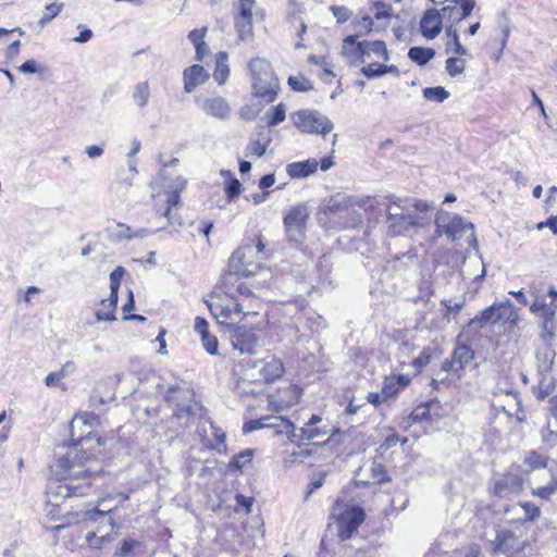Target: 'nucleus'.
Returning <instances> with one entry per match:
<instances>
[{
	"instance_id": "nucleus-1",
	"label": "nucleus",
	"mask_w": 557,
	"mask_h": 557,
	"mask_svg": "<svg viewBox=\"0 0 557 557\" xmlns=\"http://www.w3.org/2000/svg\"><path fill=\"white\" fill-rule=\"evenodd\" d=\"M95 417L78 414L70 423L71 447L64 456H61L55 463V473L64 484L58 486V495L64 497L85 496L91 487V479L97 475L101 468L91 453L96 446L101 445V437L92 434Z\"/></svg>"
},
{
	"instance_id": "nucleus-2",
	"label": "nucleus",
	"mask_w": 557,
	"mask_h": 557,
	"mask_svg": "<svg viewBox=\"0 0 557 557\" xmlns=\"http://www.w3.org/2000/svg\"><path fill=\"white\" fill-rule=\"evenodd\" d=\"M385 226L389 236H413L432 226V208L413 197H384Z\"/></svg>"
},
{
	"instance_id": "nucleus-3",
	"label": "nucleus",
	"mask_w": 557,
	"mask_h": 557,
	"mask_svg": "<svg viewBox=\"0 0 557 557\" xmlns=\"http://www.w3.org/2000/svg\"><path fill=\"white\" fill-rule=\"evenodd\" d=\"M497 512L490 506L479 507L475 511L474 524L481 523V537L485 540L494 553L508 556H524L530 548L529 525L512 523L509 529L499 530L496 525Z\"/></svg>"
},
{
	"instance_id": "nucleus-4",
	"label": "nucleus",
	"mask_w": 557,
	"mask_h": 557,
	"mask_svg": "<svg viewBox=\"0 0 557 557\" xmlns=\"http://www.w3.org/2000/svg\"><path fill=\"white\" fill-rule=\"evenodd\" d=\"M165 400L173 409V417L183 429L189 428L191 421L197 416V411L202 409L195 399L194 391L187 387H169Z\"/></svg>"
},
{
	"instance_id": "nucleus-5",
	"label": "nucleus",
	"mask_w": 557,
	"mask_h": 557,
	"mask_svg": "<svg viewBox=\"0 0 557 557\" xmlns=\"http://www.w3.org/2000/svg\"><path fill=\"white\" fill-rule=\"evenodd\" d=\"M520 320L518 310L515 308L511 300L494 302L490 307L480 311L473 319L470 320L469 325H479L484 327L487 324H496L500 321L504 322L506 327L513 329L518 325Z\"/></svg>"
},
{
	"instance_id": "nucleus-6",
	"label": "nucleus",
	"mask_w": 557,
	"mask_h": 557,
	"mask_svg": "<svg viewBox=\"0 0 557 557\" xmlns=\"http://www.w3.org/2000/svg\"><path fill=\"white\" fill-rule=\"evenodd\" d=\"M473 230V224L465 221L460 215L441 213L435 220V231L431 244H435L436 239L442 235H446L453 242L458 240L470 231V246L478 249V240Z\"/></svg>"
},
{
	"instance_id": "nucleus-7",
	"label": "nucleus",
	"mask_w": 557,
	"mask_h": 557,
	"mask_svg": "<svg viewBox=\"0 0 557 557\" xmlns=\"http://www.w3.org/2000/svg\"><path fill=\"white\" fill-rule=\"evenodd\" d=\"M539 341L540 345L536 348L535 355L537 372L540 375L537 397L540 399H544L550 394L554 387L553 376H550L549 373L554 364L556 351L553 348V341Z\"/></svg>"
},
{
	"instance_id": "nucleus-8",
	"label": "nucleus",
	"mask_w": 557,
	"mask_h": 557,
	"mask_svg": "<svg viewBox=\"0 0 557 557\" xmlns=\"http://www.w3.org/2000/svg\"><path fill=\"white\" fill-rule=\"evenodd\" d=\"M295 127L301 133L325 136L334 128L333 122L318 110H299L290 114Z\"/></svg>"
},
{
	"instance_id": "nucleus-9",
	"label": "nucleus",
	"mask_w": 557,
	"mask_h": 557,
	"mask_svg": "<svg viewBox=\"0 0 557 557\" xmlns=\"http://www.w3.org/2000/svg\"><path fill=\"white\" fill-rule=\"evenodd\" d=\"M530 311L537 318V325L541 331L539 339L554 341L557 331V302L550 301L548 304L545 297L537 296L531 305Z\"/></svg>"
},
{
	"instance_id": "nucleus-10",
	"label": "nucleus",
	"mask_w": 557,
	"mask_h": 557,
	"mask_svg": "<svg viewBox=\"0 0 557 557\" xmlns=\"http://www.w3.org/2000/svg\"><path fill=\"white\" fill-rule=\"evenodd\" d=\"M362 207L363 202L355 197H332L326 206V212L333 218L343 220L342 225L345 228H352L362 221L361 214L355 210V207Z\"/></svg>"
},
{
	"instance_id": "nucleus-11",
	"label": "nucleus",
	"mask_w": 557,
	"mask_h": 557,
	"mask_svg": "<svg viewBox=\"0 0 557 557\" xmlns=\"http://www.w3.org/2000/svg\"><path fill=\"white\" fill-rule=\"evenodd\" d=\"M309 218L308 207L299 203L290 208L284 216L283 223L289 242L300 244L306 235V225Z\"/></svg>"
},
{
	"instance_id": "nucleus-12",
	"label": "nucleus",
	"mask_w": 557,
	"mask_h": 557,
	"mask_svg": "<svg viewBox=\"0 0 557 557\" xmlns=\"http://www.w3.org/2000/svg\"><path fill=\"white\" fill-rule=\"evenodd\" d=\"M364 510L359 506L346 505L336 516L337 536L341 542L349 540L364 521Z\"/></svg>"
},
{
	"instance_id": "nucleus-13",
	"label": "nucleus",
	"mask_w": 557,
	"mask_h": 557,
	"mask_svg": "<svg viewBox=\"0 0 557 557\" xmlns=\"http://www.w3.org/2000/svg\"><path fill=\"white\" fill-rule=\"evenodd\" d=\"M197 434L203 445L209 449L215 450L219 454L226 453L225 432L211 420H205L199 424L197 426Z\"/></svg>"
},
{
	"instance_id": "nucleus-14",
	"label": "nucleus",
	"mask_w": 557,
	"mask_h": 557,
	"mask_svg": "<svg viewBox=\"0 0 557 557\" xmlns=\"http://www.w3.org/2000/svg\"><path fill=\"white\" fill-rule=\"evenodd\" d=\"M231 334V343L240 354L252 355L258 346L257 335L244 325L226 323Z\"/></svg>"
},
{
	"instance_id": "nucleus-15",
	"label": "nucleus",
	"mask_w": 557,
	"mask_h": 557,
	"mask_svg": "<svg viewBox=\"0 0 557 557\" xmlns=\"http://www.w3.org/2000/svg\"><path fill=\"white\" fill-rule=\"evenodd\" d=\"M195 102L205 114L214 119L227 120L231 116V107L227 100L221 96H197Z\"/></svg>"
},
{
	"instance_id": "nucleus-16",
	"label": "nucleus",
	"mask_w": 557,
	"mask_h": 557,
	"mask_svg": "<svg viewBox=\"0 0 557 557\" xmlns=\"http://www.w3.org/2000/svg\"><path fill=\"white\" fill-rule=\"evenodd\" d=\"M255 253L253 246L238 248L230 258V271L238 276H249L255 272L256 265L250 261Z\"/></svg>"
},
{
	"instance_id": "nucleus-17",
	"label": "nucleus",
	"mask_w": 557,
	"mask_h": 557,
	"mask_svg": "<svg viewBox=\"0 0 557 557\" xmlns=\"http://www.w3.org/2000/svg\"><path fill=\"white\" fill-rule=\"evenodd\" d=\"M111 510V508L99 509L96 507L90 510L82 511L79 522L84 521L88 523H95L96 530H94V532H109V534H112L113 530L117 528V525L113 518L110 516Z\"/></svg>"
},
{
	"instance_id": "nucleus-18",
	"label": "nucleus",
	"mask_w": 557,
	"mask_h": 557,
	"mask_svg": "<svg viewBox=\"0 0 557 557\" xmlns=\"http://www.w3.org/2000/svg\"><path fill=\"white\" fill-rule=\"evenodd\" d=\"M523 487V479L517 473H506L494 481L493 493L500 498L518 495Z\"/></svg>"
},
{
	"instance_id": "nucleus-19",
	"label": "nucleus",
	"mask_w": 557,
	"mask_h": 557,
	"mask_svg": "<svg viewBox=\"0 0 557 557\" xmlns=\"http://www.w3.org/2000/svg\"><path fill=\"white\" fill-rule=\"evenodd\" d=\"M449 4L443 7L441 14L443 20H448L454 24L467 18L475 8V0H448Z\"/></svg>"
},
{
	"instance_id": "nucleus-20",
	"label": "nucleus",
	"mask_w": 557,
	"mask_h": 557,
	"mask_svg": "<svg viewBox=\"0 0 557 557\" xmlns=\"http://www.w3.org/2000/svg\"><path fill=\"white\" fill-rule=\"evenodd\" d=\"M46 516L52 520L58 521L59 523L48 527L45 525V529L50 532H59L62 529L71 525L73 523H78L81 518V512L66 511L62 512L59 504L52 505L50 508L46 509Z\"/></svg>"
},
{
	"instance_id": "nucleus-21",
	"label": "nucleus",
	"mask_w": 557,
	"mask_h": 557,
	"mask_svg": "<svg viewBox=\"0 0 557 557\" xmlns=\"http://www.w3.org/2000/svg\"><path fill=\"white\" fill-rule=\"evenodd\" d=\"M442 20L443 16L440 10H426L420 21V29L422 36L426 39H434L437 37L443 28Z\"/></svg>"
},
{
	"instance_id": "nucleus-22",
	"label": "nucleus",
	"mask_w": 557,
	"mask_h": 557,
	"mask_svg": "<svg viewBox=\"0 0 557 557\" xmlns=\"http://www.w3.org/2000/svg\"><path fill=\"white\" fill-rule=\"evenodd\" d=\"M184 90L190 94L199 85H202L208 78L209 74L202 65L194 64L185 69L184 73Z\"/></svg>"
},
{
	"instance_id": "nucleus-23",
	"label": "nucleus",
	"mask_w": 557,
	"mask_h": 557,
	"mask_svg": "<svg viewBox=\"0 0 557 557\" xmlns=\"http://www.w3.org/2000/svg\"><path fill=\"white\" fill-rule=\"evenodd\" d=\"M252 88L255 90V95L265 102H272L275 100L277 96V91L280 89V83L277 77H273V81L270 79H256L252 81Z\"/></svg>"
},
{
	"instance_id": "nucleus-24",
	"label": "nucleus",
	"mask_w": 557,
	"mask_h": 557,
	"mask_svg": "<svg viewBox=\"0 0 557 557\" xmlns=\"http://www.w3.org/2000/svg\"><path fill=\"white\" fill-rule=\"evenodd\" d=\"M265 429H273L277 434H286L292 443L295 442L297 428L292 421L281 416H269L264 423Z\"/></svg>"
},
{
	"instance_id": "nucleus-25",
	"label": "nucleus",
	"mask_w": 557,
	"mask_h": 557,
	"mask_svg": "<svg viewBox=\"0 0 557 557\" xmlns=\"http://www.w3.org/2000/svg\"><path fill=\"white\" fill-rule=\"evenodd\" d=\"M319 161L314 158L287 164L286 172L293 178H304L317 172Z\"/></svg>"
},
{
	"instance_id": "nucleus-26",
	"label": "nucleus",
	"mask_w": 557,
	"mask_h": 557,
	"mask_svg": "<svg viewBox=\"0 0 557 557\" xmlns=\"http://www.w3.org/2000/svg\"><path fill=\"white\" fill-rule=\"evenodd\" d=\"M248 69L251 73L252 81L263 78L265 81H273V77H276L270 62L262 58H252L248 64Z\"/></svg>"
},
{
	"instance_id": "nucleus-27",
	"label": "nucleus",
	"mask_w": 557,
	"mask_h": 557,
	"mask_svg": "<svg viewBox=\"0 0 557 557\" xmlns=\"http://www.w3.org/2000/svg\"><path fill=\"white\" fill-rule=\"evenodd\" d=\"M259 372L265 382H272L283 375L284 366L280 359L271 357L262 362Z\"/></svg>"
},
{
	"instance_id": "nucleus-28",
	"label": "nucleus",
	"mask_w": 557,
	"mask_h": 557,
	"mask_svg": "<svg viewBox=\"0 0 557 557\" xmlns=\"http://www.w3.org/2000/svg\"><path fill=\"white\" fill-rule=\"evenodd\" d=\"M326 426H302L297 429L295 442L298 446L305 441L320 440L330 433Z\"/></svg>"
},
{
	"instance_id": "nucleus-29",
	"label": "nucleus",
	"mask_w": 557,
	"mask_h": 557,
	"mask_svg": "<svg viewBox=\"0 0 557 557\" xmlns=\"http://www.w3.org/2000/svg\"><path fill=\"white\" fill-rule=\"evenodd\" d=\"M519 509L523 510L524 517L519 518V521H517L516 523H524L528 525V522L535 520L541 515L540 507L530 502H524L512 507L506 506L504 512L508 513L509 511H516Z\"/></svg>"
},
{
	"instance_id": "nucleus-30",
	"label": "nucleus",
	"mask_w": 557,
	"mask_h": 557,
	"mask_svg": "<svg viewBox=\"0 0 557 557\" xmlns=\"http://www.w3.org/2000/svg\"><path fill=\"white\" fill-rule=\"evenodd\" d=\"M150 86L147 81L139 82L134 85L132 91V99L139 111H144L148 106L150 99Z\"/></svg>"
},
{
	"instance_id": "nucleus-31",
	"label": "nucleus",
	"mask_w": 557,
	"mask_h": 557,
	"mask_svg": "<svg viewBox=\"0 0 557 557\" xmlns=\"http://www.w3.org/2000/svg\"><path fill=\"white\" fill-rule=\"evenodd\" d=\"M550 473L549 482L544 486L532 488L531 494L544 500H548L557 492V466L548 468Z\"/></svg>"
},
{
	"instance_id": "nucleus-32",
	"label": "nucleus",
	"mask_w": 557,
	"mask_h": 557,
	"mask_svg": "<svg viewBox=\"0 0 557 557\" xmlns=\"http://www.w3.org/2000/svg\"><path fill=\"white\" fill-rule=\"evenodd\" d=\"M358 35H349L343 40V54L347 57H356L360 62H363V50L362 41H357Z\"/></svg>"
},
{
	"instance_id": "nucleus-33",
	"label": "nucleus",
	"mask_w": 557,
	"mask_h": 557,
	"mask_svg": "<svg viewBox=\"0 0 557 557\" xmlns=\"http://www.w3.org/2000/svg\"><path fill=\"white\" fill-rule=\"evenodd\" d=\"M361 73L369 79L383 76L387 73L395 74L396 76H399V70L396 65H385L377 62L370 63L367 66H363L361 69Z\"/></svg>"
},
{
	"instance_id": "nucleus-34",
	"label": "nucleus",
	"mask_w": 557,
	"mask_h": 557,
	"mask_svg": "<svg viewBox=\"0 0 557 557\" xmlns=\"http://www.w3.org/2000/svg\"><path fill=\"white\" fill-rule=\"evenodd\" d=\"M228 75L230 67L227 64V53L221 51L216 54L213 77L219 83V85H223L227 81Z\"/></svg>"
},
{
	"instance_id": "nucleus-35",
	"label": "nucleus",
	"mask_w": 557,
	"mask_h": 557,
	"mask_svg": "<svg viewBox=\"0 0 557 557\" xmlns=\"http://www.w3.org/2000/svg\"><path fill=\"white\" fill-rule=\"evenodd\" d=\"M435 55V50L424 47H412L408 51V58L420 66L429 63Z\"/></svg>"
},
{
	"instance_id": "nucleus-36",
	"label": "nucleus",
	"mask_w": 557,
	"mask_h": 557,
	"mask_svg": "<svg viewBox=\"0 0 557 557\" xmlns=\"http://www.w3.org/2000/svg\"><path fill=\"white\" fill-rule=\"evenodd\" d=\"M143 544L134 539H125L114 553L113 557H135L140 553Z\"/></svg>"
},
{
	"instance_id": "nucleus-37",
	"label": "nucleus",
	"mask_w": 557,
	"mask_h": 557,
	"mask_svg": "<svg viewBox=\"0 0 557 557\" xmlns=\"http://www.w3.org/2000/svg\"><path fill=\"white\" fill-rule=\"evenodd\" d=\"M418 258L416 252L407 251L400 256H396L392 261L393 269L397 271H405L417 267Z\"/></svg>"
},
{
	"instance_id": "nucleus-38",
	"label": "nucleus",
	"mask_w": 557,
	"mask_h": 557,
	"mask_svg": "<svg viewBox=\"0 0 557 557\" xmlns=\"http://www.w3.org/2000/svg\"><path fill=\"white\" fill-rule=\"evenodd\" d=\"M457 369H463L474 357L473 350L467 345L457 346L451 355Z\"/></svg>"
},
{
	"instance_id": "nucleus-39",
	"label": "nucleus",
	"mask_w": 557,
	"mask_h": 557,
	"mask_svg": "<svg viewBox=\"0 0 557 557\" xmlns=\"http://www.w3.org/2000/svg\"><path fill=\"white\" fill-rule=\"evenodd\" d=\"M446 36L449 37V41L446 44V50H453L454 53L459 55H466L467 49L460 44L459 35L457 28L454 25H450L446 28Z\"/></svg>"
},
{
	"instance_id": "nucleus-40",
	"label": "nucleus",
	"mask_w": 557,
	"mask_h": 557,
	"mask_svg": "<svg viewBox=\"0 0 557 557\" xmlns=\"http://www.w3.org/2000/svg\"><path fill=\"white\" fill-rule=\"evenodd\" d=\"M548 458L535 450L530 451L524 460L523 465L528 467L529 471L548 468Z\"/></svg>"
},
{
	"instance_id": "nucleus-41",
	"label": "nucleus",
	"mask_w": 557,
	"mask_h": 557,
	"mask_svg": "<svg viewBox=\"0 0 557 557\" xmlns=\"http://www.w3.org/2000/svg\"><path fill=\"white\" fill-rule=\"evenodd\" d=\"M362 45L366 54L374 53L377 57H382L384 61L389 60L387 47L383 40L362 41Z\"/></svg>"
},
{
	"instance_id": "nucleus-42",
	"label": "nucleus",
	"mask_w": 557,
	"mask_h": 557,
	"mask_svg": "<svg viewBox=\"0 0 557 557\" xmlns=\"http://www.w3.org/2000/svg\"><path fill=\"white\" fill-rule=\"evenodd\" d=\"M113 541L112 534L109 532L98 533L90 531L86 534V542L91 548L100 549L106 544Z\"/></svg>"
},
{
	"instance_id": "nucleus-43",
	"label": "nucleus",
	"mask_w": 557,
	"mask_h": 557,
	"mask_svg": "<svg viewBox=\"0 0 557 557\" xmlns=\"http://www.w3.org/2000/svg\"><path fill=\"white\" fill-rule=\"evenodd\" d=\"M253 457V450L252 449H245L240 451L239 454L235 455L230 463H228V470L230 471H240L246 463H249L252 460Z\"/></svg>"
},
{
	"instance_id": "nucleus-44",
	"label": "nucleus",
	"mask_w": 557,
	"mask_h": 557,
	"mask_svg": "<svg viewBox=\"0 0 557 557\" xmlns=\"http://www.w3.org/2000/svg\"><path fill=\"white\" fill-rule=\"evenodd\" d=\"M109 237L113 242L129 240L134 238L132 228L124 224L117 223L112 230H109Z\"/></svg>"
},
{
	"instance_id": "nucleus-45",
	"label": "nucleus",
	"mask_w": 557,
	"mask_h": 557,
	"mask_svg": "<svg viewBox=\"0 0 557 557\" xmlns=\"http://www.w3.org/2000/svg\"><path fill=\"white\" fill-rule=\"evenodd\" d=\"M423 97L426 100L434 101L437 103L444 102L448 97L449 92L441 86L437 87H426L423 89Z\"/></svg>"
},
{
	"instance_id": "nucleus-46",
	"label": "nucleus",
	"mask_w": 557,
	"mask_h": 557,
	"mask_svg": "<svg viewBox=\"0 0 557 557\" xmlns=\"http://www.w3.org/2000/svg\"><path fill=\"white\" fill-rule=\"evenodd\" d=\"M244 313L243 305L234 300L230 305L221 307L220 315L224 319L221 323H225L226 320H233L234 315H239Z\"/></svg>"
},
{
	"instance_id": "nucleus-47",
	"label": "nucleus",
	"mask_w": 557,
	"mask_h": 557,
	"mask_svg": "<svg viewBox=\"0 0 557 557\" xmlns=\"http://www.w3.org/2000/svg\"><path fill=\"white\" fill-rule=\"evenodd\" d=\"M235 27L238 32L240 40H246L251 36L252 30V18H245L240 16L235 17Z\"/></svg>"
},
{
	"instance_id": "nucleus-48",
	"label": "nucleus",
	"mask_w": 557,
	"mask_h": 557,
	"mask_svg": "<svg viewBox=\"0 0 557 557\" xmlns=\"http://www.w3.org/2000/svg\"><path fill=\"white\" fill-rule=\"evenodd\" d=\"M271 111V114H267L269 126H276L285 120L286 107L284 103H278Z\"/></svg>"
},
{
	"instance_id": "nucleus-49",
	"label": "nucleus",
	"mask_w": 557,
	"mask_h": 557,
	"mask_svg": "<svg viewBox=\"0 0 557 557\" xmlns=\"http://www.w3.org/2000/svg\"><path fill=\"white\" fill-rule=\"evenodd\" d=\"M288 85L295 91H308L313 88L311 82L302 75L289 76Z\"/></svg>"
},
{
	"instance_id": "nucleus-50",
	"label": "nucleus",
	"mask_w": 557,
	"mask_h": 557,
	"mask_svg": "<svg viewBox=\"0 0 557 557\" xmlns=\"http://www.w3.org/2000/svg\"><path fill=\"white\" fill-rule=\"evenodd\" d=\"M445 67L450 77H456L457 75L463 73L466 67V61L450 57L446 60Z\"/></svg>"
},
{
	"instance_id": "nucleus-51",
	"label": "nucleus",
	"mask_w": 557,
	"mask_h": 557,
	"mask_svg": "<svg viewBox=\"0 0 557 557\" xmlns=\"http://www.w3.org/2000/svg\"><path fill=\"white\" fill-rule=\"evenodd\" d=\"M62 2H53L46 5V13L40 17L39 24L42 26L51 22L63 9Z\"/></svg>"
},
{
	"instance_id": "nucleus-52",
	"label": "nucleus",
	"mask_w": 557,
	"mask_h": 557,
	"mask_svg": "<svg viewBox=\"0 0 557 557\" xmlns=\"http://www.w3.org/2000/svg\"><path fill=\"white\" fill-rule=\"evenodd\" d=\"M180 199L181 197L178 190L172 191L168 197L164 215L168 218L169 224H174V214L172 213V208L178 205Z\"/></svg>"
},
{
	"instance_id": "nucleus-53",
	"label": "nucleus",
	"mask_w": 557,
	"mask_h": 557,
	"mask_svg": "<svg viewBox=\"0 0 557 557\" xmlns=\"http://www.w3.org/2000/svg\"><path fill=\"white\" fill-rule=\"evenodd\" d=\"M355 28L359 30L360 35H367L373 30L374 22L371 16H362L355 20Z\"/></svg>"
},
{
	"instance_id": "nucleus-54",
	"label": "nucleus",
	"mask_w": 557,
	"mask_h": 557,
	"mask_svg": "<svg viewBox=\"0 0 557 557\" xmlns=\"http://www.w3.org/2000/svg\"><path fill=\"white\" fill-rule=\"evenodd\" d=\"M126 271L123 267H116L111 273H110V290L113 292V294L119 293V288L121 285V280L125 275Z\"/></svg>"
},
{
	"instance_id": "nucleus-55",
	"label": "nucleus",
	"mask_w": 557,
	"mask_h": 557,
	"mask_svg": "<svg viewBox=\"0 0 557 557\" xmlns=\"http://www.w3.org/2000/svg\"><path fill=\"white\" fill-rule=\"evenodd\" d=\"M503 410L509 417L515 414L517 420L520 422L525 420V414L520 407V400L516 396H513V398H512V406H510V405H508V407L504 406Z\"/></svg>"
},
{
	"instance_id": "nucleus-56",
	"label": "nucleus",
	"mask_w": 557,
	"mask_h": 557,
	"mask_svg": "<svg viewBox=\"0 0 557 557\" xmlns=\"http://www.w3.org/2000/svg\"><path fill=\"white\" fill-rule=\"evenodd\" d=\"M331 11L336 18L337 23H345L347 22L350 16L352 15V12L344 5H332Z\"/></svg>"
},
{
	"instance_id": "nucleus-57",
	"label": "nucleus",
	"mask_w": 557,
	"mask_h": 557,
	"mask_svg": "<svg viewBox=\"0 0 557 557\" xmlns=\"http://www.w3.org/2000/svg\"><path fill=\"white\" fill-rule=\"evenodd\" d=\"M242 193V184L240 182L233 177L231 178L225 186V194L230 200H233L239 196Z\"/></svg>"
},
{
	"instance_id": "nucleus-58",
	"label": "nucleus",
	"mask_w": 557,
	"mask_h": 557,
	"mask_svg": "<svg viewBox=\"0 0 557 557\" xmlns=\"http://www.w3.org/2000/svg\"><path fill=\"white\" fill-rule=\"evenodd\" d=\"M374 8L377 9V11L374 14V18L380 20H389L392 16V7L385 2H374Z\"/></svg>"
},
{
	"instance_id": "nucleus-59",
	"label": "nucleus",
	"mask_w": 557,
	"mask_h": 557,
	"mask_svg": "<svg viewBox=\"0 0 557 557\" xmlns=\"http://www.w3.org/2000/svg\"><path fill=\"white\" fill-rule=\"evenodd\" d=\"M268 144H262L259 140H252L247 146V152L246 156H257L262 157L267 151Z\"/></svg>"
},
{
	"instance_id": "nucleus-60",
	"label": "nucleus",
	"mask_w": 557,
	"mask_h": 557,
	"mask_svg": "<svg viewBox=\"0 0 557 557\" xmlns=\"http://www.w3.org/2000/svg\"><path fill=\"white\" fill-rule=\"evenodd\" d=\"M432 354L430 349H424L420 355L412 361V366L418 372H420L425 366L431 362Z\"/></svg>"
},
{
	"instance_id": "nucleus-61",
	"label": "nucleus",
	"mask_w": 557,
	"mask_h": 557,
	"mask_svg": "<svg viewBox=\"0 0 557 557\" xmlns=\"http://www.w3.org/2000/svg\"><path fill=\"white\" fill-rule=\"evenodd\" d=\"M267 417H262L260 419L250 420L244 423L243 432L245 434L255 432L257 430L265 429Z\"/></svg>"
},
{
	"instance_id": "nucleus-62",
	"label": "nucleus",
	"mask_w": 557,
	"mask_h": 557,
	"mask_svg": "<svg viewBox=\"0 0 557 557\" xmlns=\"http://www.w3.org/2000/svg\"><path fill=\"white\" fill-rule=\"evenodd\" d=\"M203 348L210 355H218L219 342L218 338L210 334L201 341Z\"/></svg>"
},
{
	"instance_id": "nucleus-63",
	"label": "nucleus",
	"mask_w": 557,
	"mask_h": 557,
	"mask_svg": "<svg viewBox=\"0 0 557 557\" xmlns=\"http://www.w3.org/2000/svg\"><path fill=\"white\" fill-rule=\"evenodd\" d=\"M195 332L200 336L201 341L210 335L208 321L201 317H197L195 320Z\"/></svg>"
},
{
	"instance_id": "nucleus-64",
	"label": "nucleus",
	"mask_w": 557,
	"mask_h": 557,
	"mask_svg": "<svg viewBox=\"0 0 557 557\" xmlns=\"http://www.w3.org/2000/svg\"><path fill=\"white\" fill-rule=\"evenodd\" d=\"M399 391V387L395 383V379H386L382 388V395L385 398L394 397Z\"/></svg>"
}]
</instances>
